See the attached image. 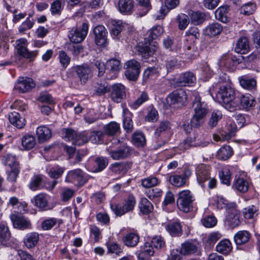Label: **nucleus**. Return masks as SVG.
I'll list each match as a JSON object with an SVG mask.
<instances>
[{
  "label": "nucleus",
  "instance_id": "3",
  "mask_svg": "<svg viewBox=\"0 0 260 260\" xmlns=\"http://www.w3.org/2000/svg\"><path fill=\"white\" fill-rule=\"evenodd\" d=\"M217 98L227 110L232 111L237 106L235 100L234 90L231 87L221 86L217 94Z\"/></svg>",
  "mask_w": 260,
  "mask_h": 260
},
{
  "label": "nucleus",
  "instance_id": "58",
  "mask_svg": "<svg viewBox=\"0 0 260 260\" xmlns=\"http://www.w3.org/2000/svg\"><path fill=\"white\" fill-rule=\"evenodd\" d=\"M76 134V132L71 128L62 129V137L66 141H71L72 143L74 142Z\"/></svg>",
  "mask_w": 260,
  "mask_h": 260
},
{
  "label": "nucleus",
  "instance_id": "8",
  "mask_svg": "<svg viewBox=\"0 0 260 260\" xmlns=\"http://www.w3.org/2000/svg\"><path fill=\"white\" fill-rule=\"evenodd\" d=\"M88 30V26L86 23H83L81 27L72 29L68 35L70 41L75 44L81 43L86 37Z\"/></svg>",
  "mask_w": 260,
  "mask_h": 260
},
{
  "label": "nucleus",
  "instance_id": "28",
  "mask_svg": "<svg viewBox=\"0 0 260 260\" xmlns=\"http://www.w3.org/2000/svg\"><path fill=\"white\" fill-rule=\"evenodd\" d=\"M39 240V235L36 232L27 234L23 239V243L26 248H32L37 244Z\"/></svg>",
  "mask_w": 260,
  "mask_h": 260
},
{
  "label": "nucleus",
  "instance_id": "2",
  "mask_svg": "<svg viewBox=\"0 0 260 260\" xmlns=\"http://www.w3.org/2000/svg\"><path fill=\"white\" fill-rule=\"evenodd\" d=\"M194 100L192 107L194 114L190 120V125L184 124L183 126L184 131L188 133L192 129V126L199 127L204 122L206 116L208 113L207 105L201 102V98L198 92L193 93Z\"/></svg>",
  "mask_w": 260,
  "mask_h": 260
},
{
  "label": "nucleus",
  "instance_id": "24",
  "mask_svg": "<svg viewBox=\"0 0 260 260\" xmlns=\"http://www.w3.org/2000/svg\"><path fill=\"white\" fill-rule=\"evenodd\" d=\"M21 145L24 150H30L36 145V139L34 136L26 134L21 139Z\"/></svg>",
  "mask_w": 260,
  "mask_h": 260
},
{
  "label": "nucleus",
  "instance_id": "49",
  "mask_svg": "<svg viewBox=\"0 0 260 260\" xmlns=\"http://www.w3.org/2000/svg\"><path fill=\"white\" fill-rule=\"evenodd\" d=\"M106 67L111 73H117L121 69L120 62L118 59L112 58L107 61Z\"/></svg>",
  "mask_w": 260,
  "mask_h": 260
},
{
  "label": "nucleus",
  "instance_id": "40",
  "mask_svg": "<svg viewBox=\"0 0 260 260\" xmlns=\"http://www.w3.org/2000/svg\"><path fill=\"white\" fill-rule=\"evenodd\" d=\"M149 100L148 93L146 91L140 92L135 101L130 105L132 108L137 109Z\"/></svg>",
  "mask_w": 260,
  "mask_h": 260
},
{
  "label": "nucleus",
  "instance_id": "19",
  "mask_svg": "<svg viewBox=\"0 0 260 260\" xmlns=\"http://www.w3.org/2000/svg\"><path fill=\"white\" fill-rule=\"evenodd\" d=\"M249 183L248 180L242 177H235L232 187L240 192H246L249 189Z\"/></svg>",
  "mask_w": 260,
  "mask_h": 260
},
{
  "label": "nucleus",
  "instance_id": "36",
  "mask_svg": "<svg viewBox=\"0 0 260 260\" xmlns=\"http://www.w3.org/2000/svg\"><path fill=\"white\" fill-rule=\"evenodd\" d=\"M166 230L174 237H179L182 234V226L179 222H175L166 226Z\"/></svg>",
  "mask_w": 260,
  "mask_h": 260
},
{
  "label": "nucleus",
  "instance_id": "23",
  "mask_svg": "<svg viewBox=\"0 0 260 260\" xmlns=\"http://www.w3.org/2000/svg\"><path fill=\"white\" fill-rule=\"evenodd\" d=\"M76 72L81 84H85L88 80L91 70L88 66H78L75 67Z\"/></svg>",
  "mask_w": 260,
  "mask_h": 260
},
{
  "label": "nucleus",
  "instance_id": "22",
  "mask_svg": "<svg viewBox=\"0 0 260 260\" xmlns=\"http://www.w3.org/2000/svg\"><path fill=\"white\" fill-rule=\"evenodd\" d=\"M241 107L243 109L249 110L255 105V98L250 94H245L238 98Z\"/></svg>",
  "mask_w": 260,
  "mask_h": 260
},
{
  "label": "nucleus",
  "instance_id": "1",
  "mask_svg": "<svg viewBox=\"0 0 260 260\" xmlns=\"http://www.w3.org/2000/svg\"><path fill=\"white\" fill-rule=\"evenodd\" d=\"M164 32V29L160 25H156L148 31V45L146 43L143 45H138L136 49L138 52V54L141 55L142 59L145 61H155L153 57V54L158 49L157 43L155 41H152L158 37L160 36Z\"/></svg>",
  "mask_w": 260,
  "mask_h": 260
},
{
  "label": "nucleus",
  "instance_id": "20",
  "mask_svg": "<svg viewBox=\"0 0 260 260\" xmlns=\"http://www.w3.org/2000/svg\"><path fill=\"white\" fill-rule=\"evenodd\" d=\"M222 29V26L220 23L213 22L207 25L204 29L203 32L205 36L214 37L220 35Z\"/></svg>",
  "mask_w": 260,
  "mask_h": 260
},
{
  "label": "nucleus",
  "instance_id": "52",
  "mask_svg": "<svg viewBox=\"0 0 260 260\" xmlns=\"http://www.w3.org/2000/svg\"><path fill=\"white\" fill-rule=\"evenodd\" d=\"M34 24V19L27 17L26 20L19 26L18 31L21 34H24L27 30L31 29L33 27Z\"/></svg>",
  "mask_w": 260,
  "mask_h": 260
},
{
  "label": "nucleus",
  "instance_id": "50",
  "mask_svg": "<svg viewBox=\"0 0 260 260\" xmlns=\"http://www.w3.org/2000/svg\"><path fill=\"white\" fill-rule=\"evenodd\" d=\"M256 9V5L254 3H248L243 5L240 9V13L246 15L253 14Z\"/></svg>",
  "mask_w": 260,
  "mask_h": 260
},
{
  "label": "nucleus",
  "instance_id": "60",
  "mask_svg": "<svg viewBox=\"0 0 260 260\" xmlns=\"http://www.w3.org/2000/svg\"><path fill=\"white\" fill-rule=\"evenodd\" d=\"M20 172V167L11 168V170L7 172V180L13 183L16 182Z\"/></svg>",
  "mask_w": 260,
  "mask_h": 260
},
{
  "label": "nucleus",
  "instance_id": "16",
  "mask_svg": "<svg viewBox=\"0 0 260 260\" xmlns=\"http://www.w3.org/2000/svg\"><path fill=\"white\" fill-rule=\"evenodd\" d=\"M132 151L131 148L126 144L121 145L117 150L109 152L111 157L115 160L124 159L129 156Z\"/></svg>",
  "mask_w": 260,
  "mask_h": 260
},
{
  "label": "nucleus",
  "instance_id": "32",
  "mask_svg": "<svg viewBox=\"0 0 260 260\" xmlns=\"http://www.w3.org/2000/svg\"><path fill=\"white\" fill-rule=\"evenodd\" d=\"M36 134L40 142L49 139L52 136L51 131L46 126H40L37 128Z\"/></svg>",
  "mask_w": 260,
  "mask_h": 260
},
{
  "label": "nucleus",
  "instance_id": "53",
  "mask_svg": "<svg viewBox=\"0 0 260 260\" xmlns=\"http://www.w3.org/2000/svg\"><path fill=\"white\" fill-rule=\"evenodd\" d=\"M133 142L135 145L143 147L146 144L145 137L141 132L135 133L133 136Z\"/></svg>",
  "mask_w": 260,
  "mask_h": 260
},
{
  "label": "nucleus",
  "instance_id": "43",
  "mask_svg": "<svg viewBox=\"0 0 260 260\" xmlns=\"http://www.w3.org/2000/svg\"><path fill=\"white\" fill-rule=\"evenodd\" d=\"M191 22L196 24L198 25L202 24L205 20L206 14L203 12L199 11L192 12L189 14Z\"/></svg>",
  "mask_w": 260,
  "mask_h": 260
},
{
  "label": "nucleus",
  "instance_id": "11",
  "mask_svg": "<svg viewBox=\"0 0 260 260\" xmlns=\"http://www.w3.org/2000/svg\"><path fill=\"white\" fill-rule=\"evenodd\" d=\"M95 43L100 46H105L108 44V31L104 26L99 25L93 30Z\"/></svg>",
  "mask_w": 260,
  "mask_h": 260
},
{
  "label": "nucleus",
  "instance_id": "46",
  "mask_svg": "<svg viewBox=\"0 0 260 260\" xmlns=\"http://www.w3.org/2000/svg\"><path fill=\"white\" fill-rule=\"evenodd\" d=\"M219 176L222 184L230 185L231 184V173L228 168H224L219 173Z\"/></svg>",
  "mask_w": 260,
  "mask_h": 260
},
{
  "label": "nucleus",
  "instance_id": "10",
  "mask_svg": "<svg viewBox=\"0 0 260 260\" xmlns=\"http://www.w3.org/2000/svg\"><path fill=\"white\" fill-rule=\"evenodd\" d=\"M208 143L203 141L201 135L197 134H193L186 138L181 145V147L184 149H187L191 147H205Z\"/></svg>",
  "mask_w": 260,
  "mask_h": 260
},
{
  "label": "nucleus",
  "instance_id": "62",
  "mask_svg": "<svg viewBox=\"0 0 260 260\" xmlns=\"http://www.w3.org/2000/svg\"><path fill=\"white\" fill-rule=\"evenodd\" d=\"M178 27L181 30L185 29L189 24L188 17L184 14H181L177 16Z\"/></svg>",
  "mask_w": 260,
  "mask_h": 260
},
{
  "label": "nucleus",
  "instance_id": "51",
  "mask_svg": "<svg viewBox=\"0 0 260 260\" xmlns=\"http://www.w3.org/2000/svg\"><path fill=\"white\" fill-rule=\"evenodd\" d=\"M222 116L221 112L220 111L217 110L213 111L211 113V116L208 121V125L210 127L213 128L215 127L219 120L221 118Z\"/></svg>",
  "mask_w": 260,
  "mask_h": 260
},
{
  "label": "nucleus",
  "instance_id": "15",
  "mask_svg": "<svg viewBox=\"0 0 260 260\" xmlns=\"http://www.w3.org/2000/svg\"><path fill=\"white\" fill-rule=\"evenodd\" d=\"M10 218L15 228L24 230L31 227L30 221L21 214H12Z\"/></svg>",
  "mask_w": 260,
  "mask_h": 260
},
{
  "label": "nucleus",
  "instance_id": "54",
  "mask_svg": "<svg viewBox=\"0 0 260 260\" xmlns=\"http://www.w3.org/2000/svg\"><path fill=\"white\" fill-rule=\"evenodd\" d=\"M240 83L243 88L248 90L254 88L256 85L255 80L246 77L241 78Z\"/></svg>",
  "mask_w": 260,
  "mask_h": 260
},
{
  "label": "nucleus",
  "instance_id": "5",
  "mask_svg": "<svg viewBox=\"0 0 260 260\" xmlns=\"http://www.w3.org/2000/svg\"><path fill=\"white\" fill-rule=\"evenodd\" d=\"M194 200L193 194L189 190L180 191L177 199L178 208L184 212L187 213L192 208V203Z\"/></svg>",
  "mask_w": 260,
  "mask_h": 260
},
{
  "label": "nucleus",
  "instance_id": "13",
  "mask_svg": "<svg viewBox=\"0 0 260 260\" xmlns=\"http://www.w3.org/2000/svg\"><path fill=\"white\" fill-rule=\"evenodd\" d=\"M197 179L199 184L202 187H205V182L210 178V169L209 166L204 164L199 165L196 170Z\"/></svg>",
  "mask_w": 260,
  "mask_h": 260
},
{
  "label": "nucleus",
  "instance_id": "33",
  "mask_svg": "<svg viewBox=\"0 0 260 260\" xmlns=\"http://www.w3.org/2000/svg\"><path fill=\"white\" fill-rule=\"evenodd\" d=\"M9 119L12 124L18 128H22L25 125L24 118L20 117L17 112L11 113L9 116Z\"/></svg>",
  "mask_w": 260,
  "mask_h": 260
},
{
  "label": "nucleus",
  "instance_id": "45",
  "mask_svg": "<svg viewBox=\"0 0 260 260\" xmlns=\"http://www.w3.org/2000/svg\"><path fill=\"white\" fill-rule=\"evenodd\" d=\"M169 180L172 185L178 187L184 186L186 182V178L180 175H171Z\"/></svg>",
  "mask_w": 260,
  "mask_h": 260
},
{
  "label": "nucleus",
  "instance_id": "39",
  "mask_svg": "<svg viewBox=\"0 0 260 260\" xmlns=\"http://www.w3.org/2000/svg\"><path fill=\"white\" fill-rule=\"evenodd\" d=\"M232 250V243L226 239L221 240L216 246V250L223 254H228Z\"/></svg>",
  "mask_w": 260,
  "mask_h": 260
},
{
  "label": "nucleus",
  "instance_id": "31",
  "mask_svg": "<svg viewBox=\"0 0 260 260\" xmlns=\"http://www.w3.org/2000/svg\"><path fill=\"white\" fill-rule=\"evenodd\" d=\"M134 4L133 0H119L118 8L120 12L130 14L133 11Z\"/></svg>",
  "mask_w": 260,
  "mask_h": 260
},
{
  "label": "nucleus",
  "instance_id": "35",
  "mask_svg": "<svg viewBox=\"0 0 260 260\" xmlns=\"http://www.w3.org/2000/svg\"><path fill=\"white\" fill-rule=\"evenodd\" d=\"M43 178L44 176L42 175L32 176L28 185L29 188L32 191H36L44 187V186H42Z\"/></svg>",
  "mask_w": 260,
  "mask_h": 260
},
{
  "label": "nucleus",
  "instance_id": "48",
  "mask_svg": "<svg viewBox=\"0 0 260 260\" xmlns=\"http://www.w3.org/2000/svg\"><path fill=\"white\" fill-rule=\"evenodd\" d=\"M140 211L143 214H148L153 210V205L146 198H142L139 204Z\"/></svg>",
  "mask_w": 260,
  "mask_h": 260
},
{
  "label": "nucleus",
  "instance_id": "34",
  "mask_svg": "<svg viewBox=\"0 0 260 260\" xmlns=\"http://www.w3.org/2000/svg\"><path fill=\"white\" fill-rule=\"evenodd\" d=\"M122 241L127 247H135L139 241V236L136 233H129L123 237Z\"/></svg>",
  "mask_w": 260,
  "mask_h": 260
},
{
  "label": "nucleus",
  "instance_id": "26",
  "mask_svg": "<svg viewBox=\"0 0 260 260\" xmlns=\"http://www.w3.org/2000/svg\"><path fill=\"white\" fill-rule=\"evenodd\" d=\"M108 164V159L104 157H98L93 159L91 171L98 173L104 170Z\"/></svg>",
  "mask_w": 260,
  "mask_h": 260
},
{
  "label": "nucleus",
  "instance_id": "42",
  "mask_svg": "<svg viewBox=\"0 0 260 260\" xmlns=\"http://www.w3.org/2000/svg\"><path fill=\"white\" fill-rule=\"evenodd\" d=\"M197 250V246L193 243L186 241L181 245L180 253L183 255H189L195 253Z\"/></svg>",
  "mask_w": 260,
  "mask_h": 260
},
{
  "label": "nucleus",
  "instance_id": "56",
  "mask_svg": "<svg viewBox=\"0 0 260 260\" xmlns=\"http://www.w3.org/2000/svg\"><path fill=\"white\" fill-rule=\"evenodd\" d=\"M222 237V235L219 232H214L211 233L208 237L206 243V246L210 247Z\"/></svg>",
  "mask_w": 260,
  "mask_h": 260
},
{
  "label": "nucleus",
  "instance_id": "38",
  "mask_svg": "<svg viewBox=\"0 0 260 260\" xmlns=\"http://www.w3.org/2000/svg\"><path fill=\"white\" fill-rule=\"evenodd\" d=\"M229 11V7L227 5L222 6L218 8L215 12L216 19L222 22L226 23L228 21L227 14Z\"/></svg>",
  "mask_w": 260,
  "mask_h": 260
},
{
  "label": "nucleus",
  "instance_id": "64",
  "mask_svg": "<svg viewBox=\"0 0 260 260\" xmlns=\"http://www.w3.org/2000/svg\"><path fill=\"white\" fill-rule=\"evenodd\" d=\"M104 135V132L93 131L90 133V140L93 143H99L103 140Z\"/></svg>",
  "mask_w": 260,
  "mask_h": 260
},
{
  "label": "nucleus",
  "instance_id": "61",
  "mask_svg": "<svg viewBox=\"0 0 260 260\" xmlns=\"http://www.w3.org/2000/svg\"><path fill=\"white\" fill-rule=\"evenodd\" d=\"M217 219L214 216H206L201 220L202 223L206 228H212L215 226L217 224Z\"/></svg>",
  "mask_w": 260,
  "mask_h": 260
},
{
  "label": "nucleus",
  "instance_id": "18",
  "mask_svg": "<svg viewBox=\"0 0 260 260\" xmlns=\"http://www.w3.org/2000/svg\"><path fill=\"white\" fill-rule=\"evenodd\" d=\"M251 237V234L246 230L237 232L234 236V241L238 246L243 245L248 243Z\"/></svg>",
  "mask_w": 260,
  "mask_h": 260
},
{
  "label": "nucleus",
  "instance_id": "6",
  "mask_svg": "<svg viewBox=\"0 0 260 260\" xmlns=\"http://www.w3.org/2000/svg\"><path fill=\"white\" fill-rule=\"evenodd\" d=\"M136 201L135 197L129 195L123 201L122 205L111 204V210L117 216H122L127 212L132 211L136 205Z\"/></svg>",
  "mask_w": 260,
  "mask_h": 260
},
{
  "label": "nucleus",
  "instance_id": "7",
  "mask_svg": "<svg viewBox=\"0 0 260 260\" xmlns=\"http://www.w3.org/2000/svg\"><path fill=\"white\" fill-rule=\"evenodd\" d=\"M88 180V176L80 169L69 171L65 178L66 182L77 183L79 185H84Z\"/></svg>",
  "mask_w": 260,
  "mask_h": 260
},
{
  "label": "nucleus",
  "instance_id": "41",
  "mask_svg": "<svg viewBox=\"0 0 260 260\" xmlns=\"http://www.w3.org/2000/svg\"><path fill=\"white\" fill-rule=\"evenodd\" d=\"M233 153V149L230 146L224 145L220 148L217 153L218 159L222 160L228 159Z\"/></svg>",
  "mask_w": 260,
  "mask_h": 260
},
{
  "label": "nucleus",
  "instance_id": "4",
  "mask_svg": "<svg viewBox=\"0 0 260 260\" xmlns=\"http://www.w3.org/2000/svg\"><path fill=\"white\" fill-rule=\"evenodd\" d=\"M226 216L225 224L230 229H234L238 227L241 223L240 212L237 209L235 203L226 205Z\"/></svg>",
  "mask_w": 260,
  "mask_h": 260
},
{
  "label": "nucleus",
  "instance_id": "59",
  "mask_svg": "<svg viewBox=\"0 0 260 260\" xmlns=\"http://www.w3.org/2000/svg\"><path fill=\"white\" fill-rule=\"evenodd\" d=\"M89 140V137L87 136L86 132H82L79 134H76L75 139H74L73 144L75 145L80 146L87 143Z\"/></svg>",
  "mask_w": 260,
  "mask_h": 260
},
{
  "label": "nucleus",
  "instance_id": "27",
  "mask_svg": "<svg viewBox=\"0 0 260 260\" xmlns=\"http://www.w3.org/2000/svg\"><path fill=\"white\" fill-rule=\"evenodd\" d=\"M1 162L3 165L8 166L10 168L19 167L16 155L10 153H5L2 156Z\"/></svg>",
  "mask_w": 260,
  "mask_h": 260
},
{
  "label": "nucleus",
  "instance_id": "12",
  "mask_svg": "<svg viewBox=\"0 0 260 260\" xmlns=\"http://www.w3.org/2000/svg\"><path fill=\"white\" fill-rule=\"evenodd\" d=\"M187 100V95L185 91L182 89H177L167 97V101L170 105L180 104L182 105Z\"/></svg>",
  "mask_w": 260,
  "mask_h": 260
},
{
  "label": "nucleus",
  "instance_id": "30",
  "mask_svg": "<svg viewBox=\"0 0 260 260\" xmlns=\"http://www.w3.org/2000/svg\"><path fill=\"white\" fill-rule=\"evenodd\" d=\"M35 205L42 210H49L48 207L47 196L45 193H41L34 198Z\"/></svg>",
  "mask_w": 260,
  "mask_h": 260
},
{
  "label": "nucleus",
  "instance_id": "29",
  "mask_svg": "<svg viewBox=\"0 0 260 260\" xmlns=\"http://www.w3.org/2000/svg\"><path fill=\"white\" fill-rule=\"evenodd\" d=\"M103 129L105 135L114 136L120 133V126L119 123L112 121L104 125Z\"/></svg>",
  "mask_w": 260,
  "mask_h": 260
},
{
  "label": "nucleus",
  "instance_id": "9",
  "mask_svg": "<svg viewBox=\"0 0 260 260\" xmlns=\"http://www.w3.org/2000/svg\"><path fill=\"white\" fill-rule=\"evenodd\" d=\"M16 47L18 54L24 58L29 59L30 61L35 59L38 55L37 51H29L26 48L27 40L22 38L16 41Z\"/></svg>",
  "mask_w": 260,
  "mask_h": 260
},
{
  "label": "nucleus",
  "instance_id": "14",
  "mask_svg": "<svg viewBox=\"0 0 260 260\" xmlns=\"http://www.w3.org/2000/svg\"><path fill=\"white\" fill-rule=\"evenodd\" d=\"M35 86L34 80L27 77H20L15 85V89L19 92L24 93L31 90Z\"/></svg>",
  "mask_w": 260,
  "mask_h": 260
},
{
  "label": "nucleus",
  "instance_id": "63",
  "mask_svg": "<svg viewBox=\"0 0 260 260\" xmlns=\"http://www.w3.org/2000/svg\"><path fill=\"white\" fill-rule=\"evenodd\" d=\"M219 64L221 66H223L227 69H230L233 67L232 64V58L231 54H224L223 55L220 61Z\"/></svg>",
  "mask_w": 260,
  "mask_h": 260
},
{
  "label": "nucleus",
  "instance_id": "44",
  "mask_svg": "<svg viewBox=\"0 0 260 260\" xmlns=\"http://www.w3.org/2000/svg\"><path fill=\"white\" fill-rule=\"evenodd\" d=\"M11 234L9 228L5 223H0V244L4 245L3 242L9 240Z\"/></svg>",
  "mask_w": 260,
  "mask_h": 260
},
{
  "label": "nucleus",
  "instance_id": "37",
  "mask_svg": "<svg viewBox=\"0 0 260 260\" xmlns=\"http://www.w3.org/2000/svg\"><path fill=\"white\" fill-rule=\"evenodd\" d=\"M258 214V208L256 205H249L242 210V214L246 219H253Z\"/></svg>",
  "mask_w": 260,
  "mask_h": 260
},
{
  "label": "nucleus",
  "instance_id": "55",
  "mask_svg": "<svg viewBox=\"0 0 260 260\" xmlns=\"http://www.w3.org/2000/svg\"><path fill=\"white\" fill-rule=\"evenodd\" d=\"M65 168L59 166L51 168L48 172V175L52 178L57 179L61 176Z\"/></svg>",
  "mask_w": 260,
  "mask_h": 260
},
{
  "label": "nucleus",
  "instance_id": "21",
  "mask_svg": "<svg viewBox=\"0 0 260 260\" xmlns=\"http://www.w3.org/2000/svg\"><path fill=\"white\" fill-rule=\"evenodd\" d=\"M196 80L194 75L190 72L181 74L177 80V82L180 86H185L194 83Z\"/></svg>",
  "mask_w": 260,
  "mask_h": 260
},
{
  "label": "nucleus",
  "instance_id": "57",
  "mask_svg": "<svg viewBox=\"0 0 260 260\" xmlns=\"http://www.w3.org/2000/svg\"><path fill=\"white\" fill-rule=\"evenodd\" d=\"M58 220L56 218H49L43 220L41 223V228L44 231H48L51 230L57 223Z\"/></svg>",
  "mask_w": 260,
  "mask_h": 260
},
{
  "label": "nucleus",
  "instance_id": "25",
  "mask_svg": "<svg viewBox=\"0 0 260 260\" xmlns=\"http://www.w3.org/2000/svg\"><path fill=\"white\" fill-rule=\"evenodd\" d=\"M250 49L249 41L247 38L242 37L240 38L236 43L235 50L236 52L240 54L247 53Z\"/></svg>",
  "mask_w": 260,
  "mask_h": 260
},
{
  "label": "nucleus",
  "instance_id": "17",
  "mask_svg": "<svg viewBox=\"0 0 260 260\" xmlns=\"http://www.w3.org/2000/svg\"><path fill=\"white\" fill-rule=\"evenodd\" d=\"M125 95V88L123 85L115 84L112 85L111 98L115 102L117 103L121 102Z\"/></svg>",
  "mask_w": 260,
  "mask_h": 260
},
{
  "label": "nucleus",
  "instance_id": "47",
  "mask_svg": "<svg viewBox=\"0 0 260 260\" xmlns=\"http://www.w3.org/2000/svg\"><path fill=\"white\" fill-rule=\"evenodd\" d=\"M64 2L65 0H55L52 2L50 8L51 14L54 15H60L63 7L62 4H64Z\"/></svg>",
  "mask_w": 260,
  "mask_h": 260
}]
</instances>
